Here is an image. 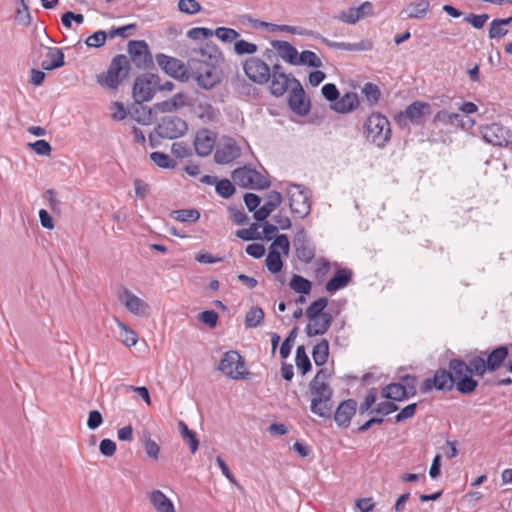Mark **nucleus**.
I'll list each match as a JSON object with an SVG mask.
<instances>
[{
    "label": "nucleus",
    "mask_w": 512,
    "mask_h": 512,
    "mask_svg": "<svg viewBox=\"0 0 512 512\" xmlns=\"http://www.w3.org/2000/svg\"><path fill=\"white\" fill-rule=\"evenodd\" d=\"M231 176L234 183L242 188L263 190L270 187V181L256 169L249 166L235 169Z\"/></svg>",
    "instance_id": "10"
},
{
    "label": "nucleus",
    "mask_w": 512,
    "mask_h": 512,
    "mask_svg": "<svg viewBox=\"0 0 512 512\" xmlns=\"http://www.w3.org/2000/svg\"><path fill=\"white\" fill-rule=\"evenodd\" d=\"M292 75L289 74L288 76H284L282 78L278 77H270L271 78V85H270V92L272 95L276 97H280L284 95L289 85H293L292 83Z\"/></svg>",
    "instance_id": "39"
},
{
    "label": "nucleus",
    "mask_w": 512,
    "mask_h": 512,
    "mask_svg": "<svg viewBox=\"0 0 512 512\" xmlns=\"http://www.w3.org/2000/svg\"><path fill=\"white\" fill-rule=\"evenodd\" d=\"M429 8L430 3L428 0H419L410 3L405 11L410 19H422L428 13Z\"/></svg>",
    "instance_id": "38"
},
{
    "label": "nucleus",
    "mask_w": 512,
    "mask_h": 512,
    "mask_svg": "<svg viewBox=\"0 0 512 512\" xmlns=\"http://www.w3.org/2000/svg\"><path fill=\"white\" fill-rule=\"evenodd\" d=\"M484 357H486V364L489 372L498 370L509 355L508 347L505 345L498 346L491 351H482Z\"/></svg>",
    "instance_id": "27"
},
{
    "label": "nucleus",
    "mask_w": 512,
    "mask_h": 512,
    "mask_svg": "<svg viewBox=\"0 0 512 512\" xmlns=\"http://www.w3.org/2000/svg\"><path fill=\"white\" fill-rule=\"evenodd\" d=\"M362 93L364 94L366 100L368 101L369 105L373 106L376 105L381 97V92L379 87L371 82L365 83L362 88Z\"/></svg>",
    "instance_id": "49"
},
{
    "label": "nucleus",
    "mask_w": 512,
    "mask_h": 512,
    "mask_svg": "<svg viewBox=\"0 0 512 512\" xmlns=\"http://www.w3.org/2000/svg\"><path fill=\"white\" fill-rule=\"evenodd\" d=\"M398 410V406L392 401H384L378 403L374 408H372L371 413H376L382 416L389 415Z\"/></svg>",
    "instance_id": "63"
},
{
    "label": "nucleus",
    "mask_w": 512,
    "mask_h": 512,
    "mask_svg": "<svg viewBox=\"0 0 512 512\" xmlns=\"http://www.w3.org/2000/svg\"><path fill=\"white\" fill-rule=\"evenodd\" d=\"M455 388V381L452 378L449 369L439 368L435 371L433 377L426 378L421 386L420 391L422 393H428L432 389L438 391L450 392Z\"/></svg>",
    "instance_id": "13"
},
{
    "label": "nucleus",
    "mask_w": 512,
    "mask_h": 512,
    "mask_svg": "<svg viewBox=\"0 0 512 512\" xmlns=\"http://www.w3.org/2000/svg\"><path fill=\"white\" fill-rule=\"evenodd\" d=\"M256 24H258L261 27H267L271 31L287 32V33L298 34V35H303L304 34L296 26L279 25V24L267 23V22H262V21H256Z\"/></svg>",
    "instance_id": "52"
},
{
    "label": "nucleus",
    "mask_w": 512,
    "mask_h": 512,
    "mask_svg": "<svg viewBox=\"0 0 512 512\" xmlns=\"http://www.w3.org/2000/svg\"><path fill=\"white\" fill-rule=\"evenodd\" d=\"M240 156V148L233 138H224L214 154L217 164H228Z\"/></svg>",
    "instance_id": "20"
},
{
    "label": "nucleus",
    "mask_w": 512,
    "mask_h": 512,
    "mask_svg": "<svg viewBox=\"0 0 512 512\" xmlns=\"http://www.w3.org/2000/svg\"><path fill=\"white\" fill-rule=\"evenodd\" d=\"M271 46L277 51L280 58L291 65H295L298 51L291 43L282 40H273Z\"/></svg>",
    "instance_id": "30"
},
{
    "label": "nucleus",
    "mask_w": 512,
    "mask_h": 512,
    "mask_svg": "<svg viewBox=\"0 0 512 512\" xmlns=\"http://www.w3.org/2000/svg\"><path fill=\"white\" fill-rule=\"evenodd\" d=\"M290 287L296 293L307 295L311 291L312 284L308 279L295 274L290 281Z\"/></svg>",
    "instance_id": "47"
},
{
    "label": "nucleus",
    "mask_w": 512,
    "mask_h": 512,
    "mask_svg": "<svg viewBox=\"0 0 512 512\" xmlns=\"http://www.w3.org/2000/svg\"><path fill=\"white\" fill-rule=\"evenodd\" d=\"M130 61L123 55H116L106 72L97 75V82L110 90H116L130 71Z\"/></svg>",
    "instance_id": "5"
},
{
    "label": "nucleus",
    "mask_w": 512,
    "mask_h": 512,
    "mask_svg": "<svg viewBox=\"0 0 512 512\" xmlns=\"http://www.w3.org/2000/svg\"><path fill=\"white\" fill-rule=\"evenodd\" d=\"M309 392L311 394L310 410L319 417L331 416L333 403V390L327 382L310 381Z\"/></svg>",
    "instance_id": "3"
},
{
    "label": "nucleus",
    "mask_w": 512,
    "mask_h": 512,
    "mask_svg": "<svg viewBox=\"0 0 512 512\" xmlns=\"http://www.w3.org/2000/svg\"><path fill=\"white\" fill-rule=\"evenodd\" d=\"M216 142V134L209 129H201L196 133L194 147L196 153L205 157L211 154Z\"/></svg>",
    "instance_id": "21"
},
{
    "label": "nucleus",
    "mask_w": 512,
    "mask_h": 512,
    "mask_svg": "<svg viewBox=\"0 0 512 512\" xmlns=\"http://www.w3.org/2000/svg\"><path fill=\"white\" fill-rule=\"evenodd\" d=\"M143 442L147 455L157 460L159 458L160 447L154 440L150 438L148 432L143 434Z\"/></svg>",
    "instance_id": "56"
},
{
    "label": "nucleus",
    "mask_w": 512,
    "mask_h": 512,
    "mask_svg": "<svg viewBox=\"0 0 512 512\" xmlns=\"http://www.w3.org/2000/svg\"><path fill=\"white\" fill-rule=\"evenodd\" d=\"M65 57L62 49L49 47L46 53V59L42 61L41 67L46 71L58 69L65 65Z\"/></svg>",
    "instance_id": "31"
},
{
    "label": "nucleus",
    "mask_w": 512,
    "mask_h": 512,
    "mask_svg": "<svg viewBox=\"0 0 512 512\" xmlns=\"http://www.w3.org/2000/svg\"><path fill=\"white\" fill-rule=\"evenodd\" d=\"M153 110V108L137 104V106L131 109L129 114L131 119L137 123L141 125H150L154 119Z\"/></svg>",
    "instance_id": "35"
},
{
    "label": "nucleus",
    "mask_w": 512,
    "mask_h": 512,
    "mask_svg": "<svg viewBox=\"0 0 512 512\" xmlns=\"http://www.w3.org/2000/svg\"><path fill=\"white\" fill-rule=\"evenodd\" d=\"M297 258L303 263H309L315 257V248L303 226L297 228L293 239Z\"/></svg>",
    "instance_id": "17"
},
{
    "label": "nucleus",
    "mask_w": 512,
    "mask_h": 512,
    "mask_svg": "<svg viewBox=\"0 0 512 512\" xmlns=\"http://www.w3.org/2000/svg\"><path fill=\"white\" fill-rule=\"evenodd\" d=\"M198 319L209 328H215L218 322V313L214 310H205L198 314Z\"/></svg>",
    "instance_id": "64"
},
{
    "label": "nucleus",
    "mask_w": 512,
    "mask_h": 512,
    "mask_svg": "<svg viewBox=\"0 0 512 512\" xmlns=\"http://www.w3.org/2000/svg\"><path fill=\"white\" fill-rule=\"evenodd\" d=\"M189 106L191 113L204 123L212 122L216 118L215 110L206 96H198Z\"/></svg>",
    "instance_id": "22"
},
{
    "label": "nucleus",
    "mask_w": 512,
    "mask_h": 512,
    "mask_svg": "<svg viewBox=\"0 0 512 512\" xmlns=\"http://www.w3.org/2000/svg\"><path fill=\"white\" fill-rule=\"evenodd\" d=\"M467 368L471 377L479 376L482 377L486 372H489V369L486 364V360L482 352L478 355H474L469 358L467 362Z\"/></svg>",
    "instance_id": "36"
},
{
    "label": "nucleus",
    "mask_w": 512,
    "mask_h": 512,
    "mask_svg": "<svg viewBox=\"0 0 512 512\" xmlns=\"http://www.w3.org/2000/svg\"><path fill=\"white\" fill-rule=\"evenodd\" d=\"M328 305V299L326 297H320L317 300L313 301L308 308L306 309V317L308 319H314L318 316H322L326 312H324V309Z\"/></svg>",
    "instance_id": "45"
},
{
    "label": "nucleus",
    "mask_w": 512,
    "mask_h": 512,
    "mask_svg": "<svg viewBox=\"0 0 512 512\" xmlns=\"http://www.w3.org/2000/svg\"><path fill=\"white\" fill-rule=\"evenodd\" d=\"M118 299L131 314L140 317L148 315V303L136 296L128 288H121L118 293Z\"/></svg>",
    "instance_id": "18"
},
{
    "label": "nucleus",
    "mask_w": 512,
    "mask_h": 512,
    "mask_svg": "<svg viewBox=\"0 0 512 512\" xmlns=\"http://www.w3.org/2000/svg\"><path fill=\"white\" fill-rule=\"evenodd\" d=\"M357 411V402L354 399L342 401L337 407L334 420L340 427H348L352 417Z\"/></svg>",
    "instance_id": "24"
},
{
    "label": "nucleus",
    "mask_w": 512,
    "mask_h": 512,
    "mask_svg": "<svg viewBox=\"0 0 512 512\" xmlns=\"http://www.w3.org/2000/svg\"><path fill=\"white\" fill-rule=\"evenodd\" d=\"M217 369L233 380L246 379L249 374L246 370L245 359L235 350L224 353Z\"/></svg>",
    "instance_id": "9"
},
{
    "label": "nucleus",
    "mask_w": 512,
    "mask_h": 512,
    "mask_svg": "<svg viewBox=\"0 0 512 512\" xmlns=\"http://www.w3.org/2000/svg\"><path fill=\"white\" fill-rule=\"evenodd\" d=\"M245 75L256 84H266L271 77V69L258 57H250L243 64Z\"/></svg>",
    "instance_id": "14"
},
{
    "label": "nucleus",
    "mask_w": 512,
    "mask_h": 512,
    "mask_svg": "<svg viewBox=\"0 0 512 512\" xmlns=\"http://www.w3.org/2000/svg\"><path fill=\"white\" fill-rule=\"evenodd\" d=\"M258 47L254 43H250L246 40L240 39L234 44V51L238 55L254 54L257 52Z\"/></svg>",
    "instance_id": "58"
},
{
    "label": "nucleus",
    "mask_w": 512,
    "mask_h": 512,
    "mask_svg": "<svg viewBox=\"0 0 512 512\" xmlns=\"http://www.w3.org/2000/svg\"><path fill=\"white\" fill-rule=\"evenodd\" d=\"M188 130L186 121L178 116H165L149 135L150 145L156 147L160 139H177Z\"/></svg>",
    "instance_id": "2"
},
{
    "label": "nucleus",
    "mask_w": 512,
    "mask_h": 512,
    "mask_svg": "<svg viewBox=\"0 0 512 512\" xmlns=\"http://www.w3.org/2000/svg\"><path fill=\"white\" fill-rule=\"evenodd\" d=\"M321 40L330 48L347 51H369L373 47V43L370 40H362L358 43L335 42L325 37H322Z\"/></svg>",
    "instance_id": "33"
},
{
    "label": "nucleus",
    "mask_w": 512,
    "mask_h": 512,
    "mask_svg": "<svg viewBox=\"0 0 512 512\" xmlns=\"http://www.w3.org/2000/svg\"><path fill=\"white\" fill-rule=\"evenodd\" d=\"M156 62L158 66L169 76L180 80L182 82L190 81L189 71L190 65L189 61L185 64L180 59L168 56L163 53H158L156 55Z\"/></svg>",
    "instance_id": "12"
},
{
    "label": "nucleus",
    "mask_w": 512,
    "mask_h": 512,
    "mask_svg": "<svg viewBox=\"0 0 512 512\" xmlns=\"http://www.w3.org/2000/svg\"><path fill=\"white\" fill-rule=\"evenodd\" d=\"M258 228L259 225L257 223H252L249 228L238 230L236 235L244 241L261 239V235L257 232Z\"/></svg>",
    "instance_id": "57"
},
{
    "label": "nucleus",
    "mask_w": 512,
    "mask_h": 512,
    "mask_svg": "<svg viewBox=\"0 0 512 512\" xmlns=\"http://www.w3.org/2000/svg\"><path fill=\"white\" fill-rule=\"evenodd\" d=\"M330 269H331V264L329 262V260H327L326 258H318L316 261H315V268H314V271H313V276L315 278V280L321 284L327 277V275L329 274L330 272Z\"/></svg>",
    "instance_id": "44"
},
{
    "label": "nucleus",
    "mask_w": 512,
    "mask_h": 512,
    "mask_svg": "<svg viewBox=\"0 0 512 512\" xmlns=\"http://www.w3.org/2000/svg\"><path fill=\"white\" fill-rule=\"evenodd\" d=\"M295 362L297 369L301 372L302 375H305L311 370V361L306 354L304 346H298L296 349Z\"/></svg>",
    "instance_id": "46"
},
{
    "label": "nucleus",
    "mask_w": 512,
    "mask_h": 512,
    "mask_svg": "<svg viewBox=\"0 0 512 512\" xmlns=\"http://www.w3.org/2000/svg\"><path fill=\"white\" fill-rule=\"evenodd\" d=\"M381 395L385 399H390L392 401H403L408 399L409 396L406 393V390L402 387V384L398 383H390L386 387L382 389Z\"/></svg>",
    "instance_id": "37"
},
{
    "label": "nucleus",
    "mask_w": 512,
    "mask_h": 512,
    "mask_svg": "<svg viewBox=\"0 0 512 512\" xmlns=\"http://www.w3.org/2000/svg\"><path fill=\"white\" fill-rule=\"evenodd\" d=\"M312 357L317 366H323L329 357V342L322 339L312 349Z\"/></svg>",
    "instance_id": "40"
},
{
    "label": "nucleus",
    "mask_w": 512,
    "mask_h": 512,
    "mask_svg": "<svg viewBox=\"0 0 512 512\" xmlns=\"http://www.w3.org/2000/svg\"><path fill=\"white\" fill-rule=\"evenodd\" d=\"M265 263L268 271H270L272 274L279 273L283 268V261L281 259L279 250L269 249Z\"/></svg>",
    "instance_id": "41"
},
{
    "label": "nucleus",
    "mask_w": 512,
    "mask_h": 512,
    "mask_svg": "<svg viewBox=\"0 0 512 512\" xmlns=\"http://www.w3.org/2000/svg\"><path fill=\"white\" fill-rule=\"evenodd\" d=\"M200 59L190 58V80L205 90H210L222 80V71L218 64L224 60L222 52L214 45H206L200 49Z\"/></svg>",
    "instance_id": "1"
},
{
    "label": "nucleus",
    "mask_w": 512,
    "mask_h": 512,
    "mask_svg": "<svg viewBox=\"0 0 512 512\" xmlns=\"http://www.w3.org/2000/svg\"><path fill=\"white\" fill-rule=\"evenodd\" d=\"M364 134L368 141L383 148L391 138L389 120L381 113H372L364 123Z\"/></svg>",
    "instance_id": "4"
},
{
    "label": "nucleus",
    "mask_w": 512,
    "mask_h": 512,
    "mask_svg": "<svg viewBox=\"0 0 512 512\" xmlns=\"http://www.w3.org/2000/svg\"><path fill=\"white\" fill-rule=\"evenodd\" d=\"M359 106L358 95L355 92H346L330 105L331 109L340 114L354 111Z\"/></svg>",
    "instance_id": "29"
},
{
    "label": "nucleus",
    "mask_w": 512,
    "mask_h": 512,
    "mask_svg": "<svg viewBox=\"0 0 512 512\" xmlns=\"http://www.w3.org/2000/svg\"><path fill=\"white\" fill-rule=\"evenodd\" d=\"M283 202L282 194L276 190L270 191L266 195V202L261 206L253 217L256 221L261 222L267 219V217L277 209Z\"/></svg>",
    "instance_id": "23"
},
{
    "label": "nucleus",
    "mask_w": 512,
    "mask_h": 512,
    "mask_svg": "<svg viewBox=\"0 0 512 512\" xmlns=\"http://www.w3.org/2000/svg\"><path fill=\"white\" fill-rule=\"evenodd\" d=\"M292 89L289 93L288 103L292 111L298 115H306L310 110V102L306 99L301 83L292 77Z\"/></svg>",
    "instance_id": "19"
},
{
    "label": "nucleus",
    "mask_w": 512,
    "mask_h": 512,
    "mask_svg": "<svg viewBox=\"0 0 512 512\" xmlns=\"http://www.w3.org/2000/svg\"><path fill=\"white\" fill-rule=\"evenodd\" d=\"M215 190L219 196L225 199L230 198L235 193V187L228 179L217 181Z\"/></svg>",
    "instance_id": "53"
},
{
    "label": "nucleus",
    "mask_w": 512,
    "mask_h": 512,
    "mask_svg": "<svg viewBox=\"0 0 512 512\" xmlns=\"http://www.w3.org/2000/svg\"><path fill=\"white\" fill-rule=\"evenodd\" d=\"M448 369L455 381V389L463 395L474 392L478 381L471 377L467 362L461 358H452L448 362Z\"/></svg>",
    "instance_id": "7"
},
{
    "label": "nucleus",
    "mask_w": 512,
    "mask_h": 512,
    "mask_svg": "<svg viewBox=\"0 0 512 512\" xmlns=\"http://www.w3.org/2000/svg\"><path fill=\"white\" fill-rule=\"evenodd\" d=\"M430 114L431 105L427 102L416 100L408 105L404 111L399 112L394 119L400 128L409 129L410 124L423 126Z\"/></svg>",
    "instance_id": "8"
},
{
    "label": "nucleus",
    "mask_w": 512,
    "mask_h": 512,
    "mask_svg": "<svg viewBox=\"0 0 512 512\" xmlns=\"http://www.w3.org/2000/svg\"><path fill=\"white\" fill-rule=\"evenodd\" d=\"M213 35H215L222 42H232L240 36L236 30L227 27L216 28L213 31Z\"/></svg>",
    "instance_id": "54"
},
{
    "label": "nucleus",
    "mask_w": 512,
    "mask_h": 512,
    "mask_svg": "<svg viewBox=\"0 0 512 512\" xmlns=\"http://www.w3.org/2000/svg\"><path fill=\"white\" fill-rule=\"evenodd\" d=\"M352 277V270L348 268H340L326 283L325 290L330 294H334L338 290L345 288L352 281Z\"/></svg>",
    "instance_id": "28"
},
{
    "label": "nucleus",
    "mask_w": 512,
    "mask_h": 512,
    "mask_svg": "<svg viewBox=\"0 0 512 512\" xmlns=\"http://www.w3.org/2000/svg\"><path fill=\"white\" fill-rule=\"evenodd\" d=\"M483 139L493 146H507L510 142V130L500 123H492L481 127Z\"/></svg>",
    "instance_id": "15"
},
{
    "label": "nucleus",
    "mask_w": 512,
    "mask_h": 512,
    "mask_svg": "<svg viewBox=\"0 0 512 512\" xmlns=\"http://www.w3.org/2000/svg\"><path fill=\"white\" fill-rule=\"evenodd\" d=\"M107 38V33L105 31L98 30L86 39L85 44L88 47L99 48L105 44Z\"/></svg>",
    "instance_id": "60"
},
{
    "label": "nucleus",
    "mask_w": 512,
    "mask_h": 512,
    "mask_svg": "<svg viewBox=\"0 0 512 512\" xmlns=\"http://www.w3.org/2000/svg\"><path fill=\"white\" fill-rule=\"evenodd\" d=\"M264 320V311L258 306L252 307L245 316V327L255 328L259 326Z\"/></svg>",
    "instance_id": "43"
},
{
    "label": "nucleus",
    "mask_w": 512,
    "mask_h": 512,
    "mask_svg": "<svg viewBox=\"0 0 512 512\" xmlns=\"http://www.w3.org/2000/svg\"><path fill=\"white\" fill-rule=\"evenodd\" d=\"M148 498L157 512H176L173 502L161 490L149 492Z\"/></svg>",
    "instance_id": "32"
},
{
    "label": "nucleus",
    "mask_w": 512,
    "mask_h": 512,
    "mask_svg": "<svg viewBox=\"0 0 512 512\" xmlns=\"http://www.w3.org/2000/svg\"><path fill=\"white\" fill-rule=\"evenodd\" d=\"M507 33L508 29L505 28V25L501 23L500 19H494L491 21L488 33L490 39L502 38L507 35Z\"/></svg>",
    "instance_id": "55"
},
{
    "label": "nucleus",
    "mask_w": 512,
    "mask_h": 512,
    "mask_svg": "<svg viewBox=\"0 0 512 512\" xmlns=\"http://www.w3.org/2000/svg\"><path fill=\"white\" fill-rule=\"evenodd\" d=\"M128 53L131 61L140 69L148 68L152 64V55L148 44L144 40L129 41Z\"/></svg>",
    "instance_id": "16"
},
{
    "label": "nucleus",
    "mask_w": 512,
    "mask_h": 512,
    "mask_svg": "<svg viewBox=\"0 0 512 512\" xmlns=\"http://www.w3.org/2000/svg\"><path fill=\"white\" fill-rule=\"evenodd\" d=\"M187 100L188 97L184 92H178L170 99L155 103L153 109L160 113H172L185 107Z\"/></svg>",
    "instance_id": "25"
},
{
    "label": "nucleus",
    "mask_w": 512,
    "mask_h": 512,
    "mask_svg": "<svg viewBox=\"0 0 512 512\" xmlns=\"http://www.w3.org/2000/svg\"><path fill=\"white\" fill-rule=\"evenodd\" d=\"M336 18L343 23L351 25L356 24L360 20V16L357 14L355 7L341 11Z\"/></svg>",
    "instance_id": "62"
},
{
    "label": "nucleus",
    "mask_w": 512,
    "mask_h": 512,
    "mask_svg": "<svg viewBox=\"0 0 512 512\" xmlns=\"http://www.w3.org/2000/svg\"><path fill=\"white\" fill-rule=\"evenodd\" d=\"M172 215L180 222H196L200 218V212L197 209H180L173 211Z\"/></svg>",
    "instance_id": "51"
},
{
    "label": "nucleus",
    "mask_w": 512,
    "mask_h": 512,
    "mask_svg": "<svg viewBox=\"0 0 512 512\" xmlns=\"http://www.w3.org/2000/svg\"><path fill=\"white\" fill-rule=\"evenodd\" d=\"M289 208L295 218L304 219L311 212V192L300 184H291L287 188Z\"/></svg>",
    "instance_id": "6"
},
{
    "label": "nucleus",
    "mask_w": 512,
    "mask_h": 512,
    "mask_svg": "<svg viewBox=\"0 0 512 512\" xmlns=\"http://www.w3.org/2000/svg\"><path fill=\"white\" fill-rule=\"evenodd\" d=\"M332 321L333 317L330 313H325L317 318L309 319V323L305 327L306 335L308 337H315L325 334L329 330Z\"/></svg>",
    "instance_id": "26"
},
{
    "label": "nucleus",
    "mask_w": 512,
    "mask_h": 512,
    "mask_svg": "<svg viewBox=\"0 0 512 512\" xmlns=\"http://www.w3.org/2000/svg\"><path fill=\"white\" fill-rule=\"evenodd\" d=\"M433 124L441 126H465L463 123V117L459 113L448 112L443 109L438 111L433 118Z\"/></svg>",
    "instance_id": "34"
},
{
    "label": "nucleus",
    "mask_w": 512,
    "mask_h": 512,
    "mask_svg": "<svg viewBox=\"0 0 512 512\" xmlns=\"http://www.w3.org/2000/svg\"><path fill=\"white\" fill-rule=\"evenodd\" d=\"M178 9L182 13L194 15L201 10V5L196 0H179Z\"/></svg>",
    "instance_id": "61"
},
{
    "label": "nucleus",
    "mask_w": 512,
    "mask_h": 512,
    "mask_svg": "<svg viewBox=\"0 0 512 512\" xmlns=\"http://www.w3.org/2000/svg\"><path fill=\"white\" fill-rule=\"evenodd\" d=\"M150 159L160 168L173 169L176 166V162L163 152L156 151L151 153Z\"/></svg>",
    "instance_id": "50"
},
{
    "label": "nucleus",
    "mask_w": 512,
    "mask_h": 512,
    "mask_svg": "<svg viewBox=\"0 0 512 512\" xmlns=\"http://www.w3.org/2000/svg\"><path fill=\"white\" fill-rule=\"evenodd\" d=\"M159 87V76L146 73L135 79L133 86V98L136 104L150 101Z\"/></svg>",
    "instance_id": "11"
},
{
    "label": "nucleus",
    "mask_w": 512,
    "mask_h": 512,
    "mask_svg": "<svg viewBox=\"0 0 512 512\" xmlns=\"http://www.w3.org/2000/svg\"><path fill=\"white\" fill-rule=\"evenodd\" d=\"M116 321H117V326L120 329V335L122 338V342L128 347H132V346L136 345V343L138 341L137 334L131 328H129L126 324L121 322L120 320H116Z\"/></svg>",
    "instance_id": "48"
},
{
    "label": "nucleus",
    "mask_w": 512,
    "mask_h": 512,
    "mask_svg": "<svg viewBox=\"0 0 512 512\" xmlns=\"http://www.w3.org/2000/svg\"><path fill=\"white\" fill-rule=\"evenodd\" d=\"M399 383L402 384L409 398L416 395L417 378L414 375L407 374L402 376Z\"/></svg>",
    "instance_id": "59"
},
{
    "label": "nucleus",
    "mask_w": 512,
    "mask_h": 512,
    "mask_svg": "<svg viewBox=\"0 0 512 512\" xmlns=\"http://www.w3.org/2000/svg\"><path fill=\"white\" fill-rule=\"evenodd\" d=\"M295 65H308L310 67L320 68L322 61L313 51L304 50L298 53Z\"/></svg>",
    "instance_id": "42"
}]
</instances>
